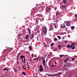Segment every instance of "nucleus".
Returning <instances> with one entry per match:
<instances>
[{
    "label": "nucleus",
    "mask_w": 77,
    "mask_h": 77,
    "mask_svg": "<svg viewBox=\"0 0 77 77\" xmlns=\"http://www.w3.org/2000/svg\"><path fill=\"white\" fill-rule=\"evenodd\" d=\"M26 39H29V35H27L26 36Z\"/></svg>",
    "instance_id": "nucleus-10"
},
{
    "label": "nucleus",
    "mask_w": 77,
    "mask_h": 77,
    "mask_svg": "<svg viewBox=\"0 0 77 77\" xmlns=\"http://www.w3.org/2000/svg\"><path fill=\"white\" fill-rule=\"evenodd\" d=\"M74 17H77V14H75V15H74Z\"/></svg>",
    "instance_id": "nucleus-27"
},
{
    "label": "nucleus",
    "mask_w": 77,
    "mask_h": 77,
    "mask_svg": "<svg viewBox=\"0 0 77 77\" xmlns=\"http://www.w3.org/2000/svg\"><path fill=\"white\" fill-rule=\"evenodd\" d=\"M27 64L28 65V66H29V63H28V62H27Z\"/></svg>",
    "instance_id": "nucleus-43"
},
{
    "label": "nucleus",
    "mask_w": 77,
    "mask_h": 77,
    "mask_svg": "<svg viewBox=\"0 0 77 77\" xmlns=\"http://www.w3.org/2000/svg\"><path fill=\"white\" fill-rule=\"evenodd\" d=\"M45 60H43V61L42 62V63H43V65H45Z\"/></svg>",
    "instance_id": "nucleus-9"
},
{
    "label": "nucleus",
    "mask_w": 77,
    "mask_h": 77,
    "mask_svg": "<svg viewBox=\"0 0 77 77\" xmlns=\"http://www.w3.org/2000/svg\"><path fill=\"white\" fill-rule=\"evenodd\" d=\"M48 76H49V77L50 76H53V75H48Z\"/></svg>",
    "instance_id": "nucleus-35"
},
{
    "label": "nucleus",
    "mask_w": 77,
    "mask_h": 77,
    "mask_svg": "<svg viewBox=\"0 0 77 77\" xmlns=\"http://www.w3.org/2000/svg\"><path fill=\"white\" fill-rule=\"evenodd\" d=\"M66 26H71V24H70V21H68L66 23Z\"/></svg>",
    "instance_id": "nucleus-5"
},
{
    "label": "nucleus",
    "mask_w": 77,
    "mask_h": 77,
    "mask_svg": "<svg viewBox=\"0 0 77 77\" xmlns=\"http://www.w3.org/2000/svg\"><path fill=\"white\" fill-rule=\"evenodd\" d=\"M58 21V20H56L55 21V22H57Z\"/></svg>",
    "instance_id": "nucleus-47"
},
{
    "label": "nucleus",
    "mask_w": 77,
    "mask_h": 77,
    "mask_svg": "<svg viewBox=\"0 0 77 77\" xmlns=\"http://www.w3.org/2000/svg\"><path fill=\"white\" fill-rule=\"evenodd\" d=\"M29 48L31 50H32V47H31V46H29Z\"/></svg>",
    "instance_id": "nucleus-24"
},
{
    "label": "nucleus",
    "mask_w": 77,
    "mask_h": 77,
    "mask_svg": "<svg viewBox=\"0 0 77 77\" xmlns=\"http://www.w3.org/2000/svg\"><path fill=\"white\" fill-rule=\"evenodd\" d=\"M56 23H54V26L55 28V29H57V26H56Z\"/></svg>",
    "instance_id": "nucleus-15"
},
{
    "label": "nucleus",
    "mask_w": 77,
    "mask_h": 77,
    "mask_svg": "<svg viewBox=\"0 0 77 77\" xmlns=\"http://www.w3.org/2000/svg\"><path fill=\"white\" fill-rule=\"evenodd\" d=\"M66 30H68V29H67V27H66Z\"/></svg>",
    "instance_id": "nucleus-53"
},
{
    "label": "nucleus",
    "mask_w": 77,
    "mask_h": 77,
    "mask_svg": "<svg viewBox=\"0 0 77 77\" xmlns=\"http://www.w3.org/2000/svg\"><path fill=\"white\" fill-rule=\"evenodd\" d=\"M20 53H19L18 54V56H17V57H18L19 56V55H20Z\"/></svg>",
    "instance_id": "nucleus-37"
},
{
    "label": "nucleus",
    "mask_w": 77,
    "mask_h": 77,
    "mask_svg": "<svg viewBox=\"0 0 77 77\" xmlns=\"http://www.w3.org/2000/svg\"><path fill=\"white\" fill-rule=\"evenodd\" d=\"M65 22H66V21H65L64 23H63V25L65 24Z\"/></svg>",
    "instance_id": "nucleus-58"
},
{
    "label": "nucleus",
    "mask_w": 77,
    "mask_h": 77,
    "mask_svg": "<svg viewBox=\"0 0 77 77\" xmlns=\"http://www.w3.org/2000/svg\"><path fill=\"white\" fill-rule=\"evenodd\" d=\"M59 14V12H58V13H57L56 14V15H58Z\"/></svg>",
    "instance_id": "nucleus-34"
},
{
    "label": "nucleus",
    "mask_w": 77,
    "mask_h": 77,
    "mask_svg": "<svg viewBox=\"0 0 77 77\" xmlns=\"http://www.w3.org/2000/svg\"><path fill=\"white\" fill-rule=\"evenodd\" d=\"M40 8H41V7H39L38 8V10L39 9H40Z\"/></svg>",
    "instance_id": "nucleus-46"
},
{
    "label": "nucleus",
    "mask_w": 77,
    "mask_h": 77,
    "mask_svg": "<svg viewBox=\"0 0 77 77\" xmlns=\"http://www.w3.org/2000/svg\"><path fill=\"white\" fill-rule=\"evenodd\" d=\"M42 69V65L40 66V68L39 69Z\"/></svg>",
    "instance_id": "nucleus-22"
},
{
    "label": "nucleus",
    "mask_w": 77,
    "mask_h": 77,
    "mask_svg": "<svg viewBox=\"0 0 77 77\" xmlns=\"http://www.w3.org/2000/svg\"><path fill=\"white\" fill-rule=\"evenodd\" d=\"M45 77H47V76L45 75Z\"/></svg>",
    "instance_id": "nucleus-63"
},
{
    "label": "nucleus",
    "mask_w": 77,
    "mask_h": 77,
    "mask_svg": "<svg viewBox=\"0 0 77 77\" xmlns=\"http://www.w3.org/2000/svg\"><path fill=\"white\" fill-rule=\"evenodd\" d=\"M24 67H25V65H23V66L22 68H23V69H26V68H27V67H26V68H24Z\"/></svg>",
    "instance_id": "nucleus-16"
},
{
    "label": "nucleus",
    "mask_w": 77,
    "mask_h": 77,
    "mask_svg": "<svg viewBox=\"0 0 77 77\" xmlns=\"http://www.w3.org/2000/svg\"><path fill=\"white\" fill-rule=\"evenodd\" d=\"M68 59H69V58H66V60H68Z\"/></svg>",
    "instance_id": "nucleus-50"
},
{
    "label": "nucleus",
    "mask_w": 77,
    "mask_h": 77,
    "mask_svg": "<svg viewBox=\"0 0 77 77\" xmlns=\"http://www.w3.org/2000/svg\"><path fill=\"white\" fill-rule=\"evenodd\" d=\"M64 55H60L59 56L60 57V58L64 56Z\"/></svg>",
    "instance_id": "nucleus-14"
},
{
    "label": "nucleus",
    "mask_w": 77,
    "mask_h": 77,
    "mask_svg": "<svg viewBox=\"0 0 77 77\" xmlns=\"http://www.w3.org/2000/svg\"><path fill=\"white\" fill-rule=\"evenodd\" d=\"M54 43H52V44H51V47H52L53 45H54Z\"/></svg>",
    "instance_id": "nucleus-23"
},
{
    "label": "nucleus",
    "mask_w": 77,
    "mask_h": 77,
    "mask_svg": "<svg viewBox=\"0 0 77 77\" xmlns=\"http://www.w3.org/2000/svg\"><path fill=\"white\" fill-rule=\"evenodd\" d=\"M42 20H44V18H42Z\"/></svg>",
    "instance_id": "nucleus-55"
},
{
    "label": "nucleus",
    "mask_w": 77,
    "mask_h": 77,
    "mask_svg": "<svg viewBox=\"0 0 77 77\" xmlns=\"http://www.w3.org/2000/svg\"><path fill=\"white\" fill-rule=\"evenodd\" d=\"M57 38H59V39H60V36H57Z\"/></svg>",
    "instance_id": "nucleus-30"
},
{
    "label": "nucleus",
    "mask_w": 77,
    "mask_h": 77,
    "mask_svg": "<svg viewBox=\"0 0 77 77\" xmlns=\"http://www.w3.org/2000/svg\"><path fill=\"white\" fill-rule=\"evenodd\" d=\"M62 74L61 73H60L57 74H56L55 75H53V76H55V75H59V74Z\"/></svg>",
    "instance_id": "nucleus-11"
},
{
    "label": "nucleus",
    "mask_w": 77,
    "mask_h": 77,
    "mask_svg": "<svg viewBox=\"0 0 77 77\" xmlns=\"http://www.w3.org/2000/svg\"><path fill=\"white\" fill-rule=\"evenodd\" d=\"M33 54H32V57H34V55H33Z\"/></svg>",
    "instance_id": "nucleus-32"
},
{
    "label": "nucleus",
    "mask_w": 77,
    "mask_h": 77,
    "mask_svg": "<svg viewBox=\"0 0 77 77\" xmlns=\"http://www.w3.org/2000/svg\"><path fill=\"white\" fill-rule=\"evenodd\" d=\"M13 69L14 70V71L15 72H17V69H15V68H13Z\"/></svg>",
    "instance_id": "nucleus-18"
},
{
    "label": "nucleus",
    "mask_w": 77,
    "mask_h": 77,
    "mask_svg": "<svg viewBox=\"0 0 77 77\" xmlns=\"http://www.w3.org/2000/svg\"><path fill=\"white\" fill-rule=\"evenodd\" d=\"M24 57V56H21L20 57V59H23Z\"/></svg>",
    "instance_id": "nucleus-19"
},
{
    "label": "nucleus",
    "mask_w": 77,
    "mask_h": 77,
    "mask_svg": "<svg viewBox=\"0 0 77 77\" xmlns=\"http://www.w3.org/2000/svg\"><path fill=\"white\" fill-rule=\"evenodd\" d=\"M65 63L67 62V60H65Z\"/></svg>",
    "instance_id": "nucleus-36"
},
{
    "label": "nucleus",
    "mask_w": 77,
    "mask_h": 77,
    "mask_svg": "<svg viewBox=\"0 0 77 77\" xmlns=\"http://www.w3.org/2000/svg\"><path fill=\"white\" fill-rule=\"evenodd\" d=\"M39 57H40V56L39 55L38 57V59L39 60Z\"/></svg>",
    "instance_id": "nucleus-38"
},
{
    "label": "nucleus",
    "mask_w": 77,
    "mask_h": 77,
    "mask_svg": "<svg viewBox=\"0 0 77 77\" xmlns=\"http://www.w3.org/2000/svg\"><path fill=\"white\" fill-rule=\"evenodd\" d=\"M34 38V36H33V34L32 33V35H31V36H30V38L31 39H32L33 38Z\"/></svg>",
    "instance_id": "nucleus-6"
},
{
    "label": "nucleus",
    "mask_w": 77,
    "mask_h": 77,
    "mask_svg": "<svg viewBox=\"0 0 77 77\" xmlns=\"http://www.w3.org/2000/svg\"><path fill=\"white\" fill-rule=\"evenodd\" d=\"M29 34L30 35V33H31V32H30V29H29Z\"/></svg>",
    "instance_id": "nucleus-25"
},
{
    "label": "nucleus",
    "mask_w": 77,
    "mask_h": 77,
    "mask_svg": "<svg viewBox=\"0 0 77 77\" xmlns=\"http://www.w3.org/2000/svg\"><path fill=\"white\" fill-rule=\"evenodd\" d=\"M6 70H7V71H9V70H8V69H6Z\"/></svg>",
    "instance_id": "nucleus-51"
},
{
    "label": "nucleus",
    "mask_w": 77,
    "mask_h": 77,
    "mask_svg": "<svg viewBox=\"0 0 77 77\" xmlns=\"http://www.w3.org/2000/svg\"><path fill=\"white\" fill-rule=\"evenodd\" d=\"M74 57H77V56H76V55L74 56Z\"/></svg>",
    "instance_id": "nucleus-44"
},
{
    "label": "nucleus",
    "mask_w": 77,
    "mask_h": 77,
    "mask_svg": "<svg viewBox=\"0 0 77 77\" xmlns=\"http://www.w3.org/2000/svg\"><path fill=\"white\" fill-rule=\"evenodd\" d=\"M62 8H66V7L65 6V5H63L62 6Z\"/></svg>",
    "instance_id": "nucleus-26"
},
{
    "label": "nucleus",
    "mask_w": 77,
    "mask_h": 77,
    "mask_svg": "<svg viewBox=\"0 0 77 77\" xmlns=\"http://www.w3.org/2000/svg\"><path fill=\"white\" fill-rule=\"evenodd\" d=\"M54 40H55V41H57V38H54Z\"/></svg>",
    "instance_id": "nucleus-29"
},
{
    "label": "nucleus",
    "mask_w": 77,
    "mask_h": 77,
    "mask_svg": "<svg viewBox=\"0 0 77 77\" xmlns=\"http://www.w3.org/2000/svg\"><path fill=\"white\" fill-rule=\"evenodd\" d=\"M55 64H56V62H55Z\"/></svg>",
    "instance_id": "nucleus-64"
},
{
    "label": "nucleus",
    "mask_w": 77,
    "mask_h": 77,
    "mask_svg": "<svg viewBox=\"0 0 77 77\" xmlns=\"http://www.w3.org/2000/svg\"><path fill=\"white\" fill-rule=\"evenodd\" d=\"M53 51H56V50H53Z\"/></svg>",
    "instance_id": "nucleus-60"
},
{
    "label": "nucleus",
    "mask_w": 77,
    "mask_h": 77,
    "mask_svg": "<svg viewBox=\"0 0 77 77\" xmlns=\"http://www.w3.org/2000/svg\"><path fill=\"white\" fill-rule=\"evenodd\" d=\"M47 29L46 28V27L44 28L43 30V33L45 34H47Z\"/></svg>",
    "instance_id": "nucleus-4"
},
{
    "label": "nucleus",
    "mask_w": 77,
    "mask_h": 77,
    "mask_svg": "<svg viewBox=\"0 0 77 77\" xmlns=\"http://www.w3.org/2000/svg\"><path fill=\"white\" fill-rule=\"evenodd\" d=\"M23 74L24 75H26V73L24 72H23V73L21 74L22 75H23Z\"/></svg>",
    "instance_id": "nucleus-12"
},
{
    "label": "nucleus",
    "mask_w": 77,
    "mask_h": 77,
    "mask_svg": "<svg viewBox=\"0 0 77 77\" xmlns=\"http://www.w3.org/2000/svg\"><path fill=\"white\" fill-rule=\"evenodd\" d=\"M36 60H37V61H38V60H39V59H36Z\"/></svg>",
    "instance_id": "nucleus-56"
},
{
    "label": "nucleus",
    "mask_w": 77,
    "mask_h": 77,
    "mask_svg": "<svg viewBox=\"0 0 77 77\" xmlns=\"http://www.w3.org/2000/svg\"><path fill=\"white\" fill-rule=\"evenodd\" d=\"M75 58H73V59H72V61H73V60H75Z\"/></svg>",
    "instance_id": "nucleus-31"
},
{
    "label": "nucleus",
    "mask_w": 77,
    "mask_h": 77,
    "mask_svg": "<svg viewBox=\"0 0 77 77\" xmlns=\"http://www.w3.org/2000/svg\"><path fill=\"white\" fill-rule=\"evenodd\" d=\"M68 70H69V69H67L66 70V72H67V71H68Z\"/></svg>",
    "instance_id": "nucleus-41"
},
{
    "label": "nucleus",
    "mask_w": 77,
    "mask_h": 77,
    "mask_svg": "<svg viewBox=\"0 0 77 77\" xmlns=\"http://www.w3.org/2000/svg\"><path fill=\"white\" fill-rule=\"evenodd\" d=\"M7 69V68H4L3 70H4V71H5V70H6Z\"/></svg>",
    "instance_id": "nucleus-28"
},
{
    "label": "nucleus",
    "mask_w": 77,
    "mask_h": 77,
    "mask_svg": "<svg viewBox=\"0 0 77 77\" xmlns=\"http://www.w3.org/2000/svg\"><path fill=\"white\" fill-rule=\"evenodd\" d=\"M58 47L59 48V49H60V48H61V45H59L58 46Z\"/></svg>",
    "instance_id": "nucleus-17"
},
{
    "label": "nucleus",
    "mask_w": 77,
    "mask_h": 77,
    "mask_svg": "<svg viewBox=\"0 0 77 77\" xmlns=\"http://www.w3.org/2000/svg\"><path fill=\"white\" fill-rule=\"evenodd\" d=\"M9 50L10 51H12V50H11V48H10V49H9Z\"/></svg>",
    "instance_id": "nucleus-42"
},
{
    "label": "nucleus",
    "mask_w": 77,
    "mask_h": 77,
    "mask_svg": "<svg viewBox=\"0 0 77 77\" xmlns=\"http://www.w3.org/2000/svg\"><path fill=\"white\" fill-rule=\"evenodd\" d=\"M44 57H45L44 56L43 58V57H42V58H41V59H44Z\"/></svg>",
    "instance_id": "nucleus-33"
},
{
    "label": "nucleus",
    "mask_w": 77,
    "mask_h": 77,
    "mask_svg": "<svg viewBox=\"0 0 77 77\" xmlns=\"http://www.w3.org/2000/svg\"><path fill=\"white\" fill-rule=\"evenodd\" d=\"M42 8L43 11H44V8L42 7Z\"/></svg>",
    "instance_id": "nucleus-59"
},
{
    "label": "nucleus",
    "mask_w": 77,
    "mask_h": 77,
    "mask_svg": "<svg viewBox=\"0 0 77 77\" xmlns=\"http://www.w3.org/2000/svg\"><path fill=\"white\" fill-rule=\"evenodd\" d=\"M76 45H77V44L75 43H72V45H68V46L67 47L68 48H72V50H74V49H75V47L74 46H75Z\"/></svg>",
    "instance_id": "nucleus-1"
},
{
    "label": "nucleus",
    "mask_w": 77,
    "mask_h": 77,
    "mask_svg": "<svg viewBox=\"0 0 77 77\" xmlns=\"http://www.w3.org/2000/svg\"><path fill=\"white\" fill-rule=\"evenodd\" d=\"M52 67H54V65H52Z\"/></svg>",
    "instance_id": "nucleus-49"
},
{
    "label": "nucleus",
    "mask_w": 77,
    "mask_h": 77,
    "mask_svg": "<svg viewBox=\"0 0 77 77\" xmlns=\"http://www.w3.org/2000/svg\"><path fill=\"white\" fill-rule=\"evenodd\" d=\"M51 10V8H46V13H48V12H50V11Z\"/></svg>",
    "instance_id": "nucleus-3"
},
{
    "label": "nucleus",
    "mask_w": 77,
    "mask_h": 77,
    "mask_svg": "<svg viewBox=\"0 0 77 77\" xmlns=\"http://www.w3.org/2000/svg\"><path fill=\"white\" fill-rule=\"evenodd\" d=\"M36 22H38V20H36Z\"/></svg>",
    "instance_id": "nucleus-54"
},
{
    "label": "nucleus",
    "mask_w": 77,
    "mask_h": 77,
    "mask_svg": "<svg viewBox=\"0 0 77 77\" xmlns=\"http://www.w3.org/2000/svg\"><path fill=\"white\" fill-rule=\"evenodd\" d=\"M56 9H57L56 8H54V10H56Z\"/></svg>",
    "instance_id": "nucleus-62"
},
{
    "label": "nucleus",
    "mask_w": 77,
    "mask_h": 77,
    "mask_svg": "<svg viewBox=\"0 0 77 77\" xmlns=\"http://www.w3.org/2000/svg\"><path fill=\"white\" fill-rule=\"evenodd\" d=\"M67 42V41H65V43H66V42Z\"/></svg>",
    "instance_id": "nucleus-57"
},
{
    "label": "nucleus",
    "mask_w": 77,
    "mask_h": 77,
    "mask_svg": "<svg viewBox=\"0 0 77 77\" xmlns=\"http://www.w3.org/2000/svg\"><path fill=\"white\" fill-rule=\"evenodd\" d=\"M33 59H34V60H36V59L35 58H34Z\"/></svg>",
    "instance_id": "nucleus-52"
},
{
    "label": "nucleus",
    "mask_w": 77,
    "mask_h": 77,
    "mask_svg": "<svg viewBox=\"0 0 77 77\" xmlns=\"http://www.w3.org/2000/svg\"><path fill=\"white\" fill-rule=\"evenodd\" d=\"M23 58L24 59V61H25V57H23Z\"/></svg>",
    "instance_id": "nucleus-45"
},
{
    "label": "nucleus",
    "mask_w": 77,
    "mask_h": 77,
    "mask_svg": "<svg viewBox=\"0 0 77 77\" xmlns=\"http://www.w3.org/2000/svg\"><path fill=\"white\" fill-rule=\"evenodd\" d=\"M65 27H66V26H65V25L61 26L60 27V28H61L62 29H63V28H65Z\"/></svg>",
    "instance_id": "nucleus-8"
},
{
    "label": "nucleus",
    "mask_w": 77,
    "mask_h": 77,
    "mask_svg": "<svg viewBox=\"0 0 77 77\" xmlns=\"http://www.w3.org/2000/svg\"><path fill=\"white\" fill-rule=\"evenodd\" d=\"M6 59V58H4L3 59V60H5V59Z\"/></svg>",
    "instance_id": "nucleus-48"
},
{
    "label": "nucleus",
    "mask_w": 77,
    "mask_h": 77,
    "mask_svg": "<svg viewBox=\"0 0 77 77\" xmlns=\"http://www.w3.org/2000/svg\"><path fill=\"white\" fill-rule=\"evenodd\" d=\"M63 2L64 4H66V0L64 1Z\"/></svg>",
    "instance_id": "nucleus-21"
},
{
    "label": "nucleus",
    "mask_w": 77,
    "mask_h": 77,
    "mask_svg": "<svg viewBox=\"0 0 77 77\" xmlns=\"http://www.w3.org/2000/svg\"><path fill=\"white\" fill-rule=\"evenodd\" d=\"M43 71H44V69H40L39 70H38V71L39 72V71H40V72H41Z\"/></svg>",
    "instance_id": "nucleus-7"
},
{
    "label": "nucleus",
    "mask_w": 77,
    "mask_h": 77,
    "mask_svg": "<svg viewBox=\"0 0 77 77\" xmlns=\"http://www.w3.org/2000/svg\"><path fill=\"white\" fill-rule=\"evenodd\" d=\"M71 28L72 29V30H73V29L75 28V27L73 26H72L71 27Z\"/></svg>",
    "instance_id": "nucleus-13"
},
{
    "label": "nucleus",
    "mask_w": 77,
    "mask_h": 77,
    "mask_svg": "<svg viewBox=\"0 0 77 77\" xmlns=\"http://www.w3.org/2000/svg\"><path fill=\"white\" fill-rule=\"evenodd\" d=\"M59 76H60V74H59L58 76H57V77H59Z\"/></svg>",
    "instance_id": "nucleus-39"
},
{
    "label": "nucleus",
    "mask_w": 77,
    "mask_h": 77,
    "mask_svg": "<svg viewBox=\"0 0 77 77\" xmlns=\"http://www.w3.org/2000/svg\"><path fill=\"white\" fill-rule=\"evenodd\" d=\"M54 66H55V67H56V65H55Z\"/></svg>",
    "instance_id": "nucleus-61"
},
{
    "label": "nucleus",
    "mask_w": 77,
    "mask_h": 77,
    "mask_svg": "<svg viewBox=\"0 0 77 77\" xmlns=\"http://www.w3.org/2000/svg\"><path fill=\"white\" fill-rule=\"evenodd\" d=\"M67 66H71V65H70V63H67Z\"/></svg>",
    "instance_id": "nucleus-20"
},
{
    "label": "nucleus",
    "mask_w": 77,
    "mask_h": 77,
    "mask_svg": "<svg viewBox=\"0 0 77 77\" xmlns=\"http://www.w3.org/2000/svg\"><path fill=\"white\" fill-rule=\"evenodd\" d=\"M43 44H44V46H45V47H46V45H45V44L44 43Z\"/></svg>",
    "instance_id": "nucleus-40"
},
{
    "label": "nucleus",
    "mask_w": 77,
    "mask_h": 77,
    "mask_svg": "<svg viewBox=\"0 0 77 77\" xmlns=\"http://www.w3.org/2000/svg\"><path fill=\"white\" fill-rule=\"evenodd\" d=\"M17 36L18 38H19V39H22L23 38V34L21 33L19 34Z\"/></svg>",
    "instance_id": "nucleus-2"
}]
</instances>
